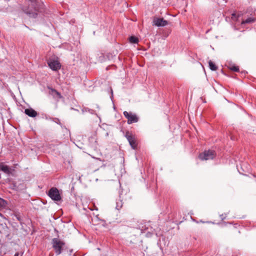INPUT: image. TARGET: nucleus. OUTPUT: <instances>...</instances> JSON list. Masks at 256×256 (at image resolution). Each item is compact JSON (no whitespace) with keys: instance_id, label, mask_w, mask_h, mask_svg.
I'll list each match as a JSON object with an SVG mask.
<instances>
[{"instance_id":"1","label":"nucleus","mask_w":256,"mask_h":256,"mask_svg":"<svg viewBox=\"0 0 256 256\" xmlns=\"http://www.w3.org/2000/svg\"><path fill=\"white\" fill-rule=\"evenodd\" d=\"M22 11L30 18H36L39 12V9L37 4H30L28 6H24L22 8Z\"/></svg>"},{"instance_id":"2","label":"nucleus","mask_w":256,"mask_h":256,"mask_svg":"<svg viewBox=\"0 0 256 256\" xmlns=\"http://www.w3.org/2000/svg\"><path fill=\"white\" fill-rule=\"evenodd\" d=\"M52 244L56 255L62 254L66 247L65 242L58 238H52Z\"/></svg>"},{"instance_id":"3","label":"nucleus","mask_w":256,"mask_h":256,"mask_svg":"<svg viewBox=\"0 0 256 256\" xmlns=\"http://www.w3.org/2000/svg\"><path fill=\"white\" fill-rule=\"evenodd\" d=\"M216 154L214 150H204L203 152L200 154L198 158L202 160H212L216 156Z\"/></svg>"},{"instance_id":"4","label":"nucleus","mask_w":256,"mask_h":256,"mask_svg":"<svg viewBox=\"0 0 256 256\" xmlns=\"http://www.w3.org/2000/svg\"><path fill=\"white\" fill-rule=\"evenodd\" d=\"M125 136L128 140L132 148L134 150H136L138 147V140L136 136L133 134L132 132L127 131L126 132Z\"/></svg>"},{"instance_id":"5","label":"nucleus","mask_w":256,"mask_h":256,"mask_svg":"<svg viewBox=\"0 0 256 256\" xmlns=\"http://www.w3.org/2000/svg\"><path fill=\"white\" fill-rule=\"evenodd\" d=\"M48 196L54 201L59 202L62 200L59 190L56 188L52 187L48 191Z\"/></svg>"},{"instance_id":"6","label":"nucleus","mask_w":256,"mask_h":256,"mask_svg":"<svg viewBox=\"0 0 256 256\" xmlns=\"http://www.w3.org/2000/svg\"><path fill=\"white\" fill-rule=\"evenodd\" d=\"M123 114L125 118L128 120V124L137 122L138 121L139 118L135 114L132 112H128L126 111H124Z\"/></svg>"},{"instance_id":"7","label":"nucleus","mask_w":256,"mask_h":256,"mask_svg":"<svg viewBox=\"0 0 256 256\" xmlns=\"http://www.w3.org/2000/svg\"><path fill=\"white\" fill-rule=\"evenodd\" d=\"M48 88L49 90L48 94L51 95L56 100V101H59L60 99L64 98L60 93L58 92L56 89L50 86H48Z\"/></svg>"},{"instance_id":"8","label":"nucleus","mask_w":256,"mask_h":256,"mask_svg":"<svg viewBox=\"0 0 256 256\" xmlns=\"http://www.w3.org/2000/svg\"><path fill=\"white\" fill-rule=\"evenodd\" d=\"M153 26H164L168 24V22L164 20L163 18H154L153 21Z\"/></svg>"},{"instance_id":"9","label":"nucleus","mask_w":256,"mask_h":256,"mask_svg":"<svg viewBox=\"0 0 256 256\" xmlns=\"http://www.w3.org/2000/svg\"><path fill=\"white\" fill-rule=\"evenodd\" d=\"M48 64L50 68L53 70H58L61 67L60 64L58 60H50Z\"/></svg>"},{"instance_id":"10","label":"nucleus","mask_w":256,"mask_h":256,"mask_svg":"<svg viewBox=\"0 0 256 256\" xmlns=\"http://www.w3.org/2000/svg\"><path fill=\"white\" fill-rule=\"evenodd\" d=\"M0 170L2 171L6 174H10L14 170L12 169L8 166L4 165L2 163H0Z\"/></svg>"},{"instance_id":"11","label":"nucleus","mask_w":256,"mask_h":256,"mask_svg":"<svg viewBox=\"0 0 256 256\" xmlns=\"http://www.w3.org/2000/svg\"><path fill=\"white\" fill-rule=\"evenodd\" d=\"M24 113L28 116L32 118H34L38 114V112L32 108L25 109Z\"/></svg>"},{"instance_id":"12","label":"nucleus","mask_w":256,"mask_h":256,"mask_svg":"<svg viewBox=\"0 0 256 256\" xmlns=\"http://www.w3.org/2000/svg\"><path fill=\"white\" fill-rule=\"evenodd\" d=\"M256 21V18L254 17H250L247 18L246 20H242L241 22V24L243 25L244 24H252Z\"/></svg>"},{"instance_id":"13","label":"nucleus","mask_w":256,"mask_h":256,"mask_svg":"<svg viewBox=\"0 0 256 256\" xmlns=\"http://www.w3.org/2000/svg\"><path fill=\"white\" fill-rule=\"evenodd\" d=\"M210 68L212 70H218V66L212 61L208 62Z\"/></svg>"},{"instance_id":"14","label":"nucleus","mask_w":256,"mask_h":256,"mask_svg":"<svg viewBox=\"0 0 256 256\" xmlns=\"http://www.w3.org/2000/svg\"><path fill=\"white\" fill-rule=\"evenodd\" d=\"M129 41L132 44H138V39L134 36H131L129 38Z\"/></svg>"},{"instance_id":"15","label":"nucleus","mask_w":256,"mask_h":256,"mask_svg":"<svg viewBox=\"0 0 256 256\" xmlns=\"http://www.w3.org/2000/svg\"><path fill=\"white\" fill-rule=\"evenodd\" d=\"M229 69L232 71L238 72L239 71V68L238 66H229Z\"/></svg>"},{"instance_id":"16","label":"nucleus","mask_w":256,"mask_h":256,"mask_svg":"<svg viewBox=\"0 0 256 256\" xmlns=\"http://www.w3.org/2000/svg\"><path fill=\"white\" fill-rule=\"evenodd\" d=\"M6 202L5 200L0 198V208H4L6 206ZM0 216H2V214H0Z\"/></svg>"},{"instance_id":"17","label":"nucleus","mask_w":256,"mask_h":256,"mask_svg":"<svg viewBox=\"0 0 256 256\" xmlns=\"http://www.w3.org/2000/svg\"><path fill=\"white\" fill-rule=\"evenodd\" d=\"M14 256H19V253L18 252H16L15 254H14Z\"/></svg>"},{"instance_id":"18","label":"nucleus","mask_w":256,"mask_h":256,"mask_svg":"<svg viewBox=\"0 0 256 256\" xmlns=\"http://www.w3.org/2000/svg\"><path fill=\"white\" fill-rule=\"evenodd\" d=\"M16 218L18 220H20V218L18 217H16Z\"/></svg>"}]
</instances>
